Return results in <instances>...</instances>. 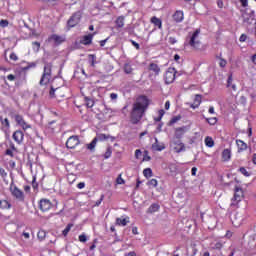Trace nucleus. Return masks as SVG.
Segmentation results:
<instances>
[{
  "label": "nucleus",
  "instance_id": "obj_1",
  "mask_svg": "<svg viewBox=\"0 0 256 256\" xmlns=\"http://www.w3.org/2000/svg\"><path fill=\"white\" fill-rule=\"evenodd\" d=\"M149 108V98L146 96H139L136 101L132 105V111L130 113V121L133 125H137L141 119H143V115Z\"/></svg>",
  "mask_w": 256,
  "mask_h": 256
},
{
  "label": "nucleus",
  "instance_id": "obj_2",
  "mask_svg": "<svg viewBox=\"0 0 256 256\" xmlns=\"http://www.w3.org/2000/svg\"><path fill=\"white\" fill-rule=\"evenodd\" d=\"M201 31L196 30L193 35L191 36L189 45L193 47L194 49H200L201 48V40L199 39Z\"/></svg>",
  "mask_w": 256,
  "mask_h": 256
},
{
  "label": "nucleus",
  "instance_id": "obj_3",
  "mask_svg": "<svg viewBox=\"0 0 256 256\" xmlns=\"http://www.w3.org/2000/svg\"><path fill=\"white\" fill-rule=\"evenodd\" d=\"M175 75H177V71L175 70V68L174 67L168 68L164 76L165 83L167 85H170V83H173V81H175Z\"/></svg>",
  "mask_w": 256,
  "mask_h": 256
},
{
  "label": "nucleus",
  "instance_id": "obj_4",
  "mask_svg": "<svg viewBox=\"0 0 256 256\" xmlns=\"http://www.w3.org/2000/svg\"><path fill=\"white\" fill-rule=\"evenodd\" d=\"M51 81V65H47L44 67V73L40 80V85H47Z\"/></svg>",
  "mask_w": 256,
  "mask_h": 256
},
{
  "label": "nucleus",
  "instance_id": "obj_5",
  "mask_svg": "<svg viewBox=\"0 0 256 256\" xmlns=\"http://www.w3.org/2000/svg\"><path fill=\"white\" fill-rule=\"evenodd\" d=\"M242 19H243L244 23H248V24L253 23V20L255 19V11L247 8L242 13Z\"/></svg>",
  "mask_w": 256,
  "mask_h": 256
},
{
  "label": "nucleus",
  "instance_id": "obj_6",
  "mask_svg": "<svg viewBox=\"0 0 256 256\" xmlns=\"http://www.w3.org/2000/svg\"><path fill=\"white\" fill-rule=\"evenodd\" d=\"M170 147L173 149V151H175V153H181V151H185V144H183V142H181L179 139L173 140L170 143Z\"/></svg>",
  "mask_w": 256,
  "mask_h": 256
},
{
  "label": "nucleus",
  "instance_id": "obj_7",
  "mask_svg": "<svg viewBox=\"0 0 256 256\" xmlns=\"http://www.w3.org/2000/svg\"><path fill=\"white\" fill-rule=\"evenodd\" d=\"M79 143H81L79 141V136H70L66 142V147L68 149H75Z\"/></svg>",
  "mask_w": 256,
  "mask_h": 256
},
{
  "label": "nucleus",
  "instance_id": "obj_8",
  "mask_svg": "<svg viewBox=\"0 0 256 256\" xmlns=\"http://www.w3.org/2000/svg\"><path fill=\"white\" fill-rule=\"evenodd\" d=\"M79 21H81V12H76L69 20L68 27H75L79 25Z\"/></svg>",
  "mask_w": 256,
  "mask_h": 256
},
{
  "label": "nucleus",
  "instance_id": "obj_9",
  "mask_svg": "<svg viewBox=\"0 0 256 256\" xmlns=\"http://www.w3.org/2000/svg\"><path fill=\"white\" fill-rule=\"evenodd\" d=\"M10 191H11L13 197H16L18 199V201H23V199H24L23 191H21L19 188H17V186H11Z\"/></svg>",
  "mask_w": 256,
  "mask_h": 256
},
{
  "label": "nucleus",
  "instance_id": "obj_10",
  "mask_svg": "<svg viewBox=\"0 0 256 256\" xmlns=\"http://www.w3.org/2000/svg\"><path fill=\"white\" fill-rule=\"evenodd\" d=\"M49 43H54V45H61L65 41V37L53 34L48 38Z\"/></svg>",
  "mask_w": 256,
  "mask_h": 256
},
{
  "label": "nucleus",
  "instance_id": "obj_11",
  "mask_svg": "<svg viewBox=\"0 0 256 256\" xmlns=\"http://www.w3.org/2000/svg\"><path fill=\"white\" fill-rule=\"evenodd\" d=\"M41 211H49V209H51L52 204L51 201L47 200V199H42L40 200V205H39Z\"/></svg>",
  "mask_w": 256,
  "mask_h": 256
},
{
  "label": "nucleus",
  "instance_id": "obj_12",
  "mask_svg": "<svg viewBox=\"0 0 256 256\" xmlns=\"http://www.w3.org/2000/svg\"><path fill=\"white\" fill-rule=\"evenodd\" d=\"M231 221L234 227H241V225L243 224V217H241V215L239 214H236L232 216Z\"/></svg>",
  "mask_w": 256,
  "mask_h": 256
},
{
  "label": "nucleus",
  "instance_id": "obj_13",
  "mask_svg": "<svg viewBox=\"0 0 256 256\" xmlns=\"http://www.w3.org/2000/svg\"><path fill=\"white\" fill-rule=\"evenodd\" d=\"M241 199H243V190L239 187H236L235 194H234V201H237V203H239Z\"/></svg>",
  "mask_w": 256,
  "mask_h": 256
},
{
  "label": "nucleus",
  "instance_id": "obj_14",
  "mask_svg": "<svg viewBox=\"0 0 256 256\" xmlns=\"http://www.w3.org/2000/svg\"><path fill=\"white\" fill-rule=\"evenodd\" d=\"M94 139H97V141H107L108 139H110L111 141H115V137L107 134H98L97 137Z\"/></svg>",
  "mask_w": 256,
  "mask_h": 256
},
{
  "label": "nucleus",
  "instance_id": "obj_15",
  "mask_svg": "<svg viewBox=\"0 0 256 256\" xmlns=\"http://www.w3.org/2000/svg\"><path fill=\"white\" fill-rule=\"evenodd\" d=\"M152 149H154V151H163V149H165V144L159 143V140L155 138V143L152 145Z\"/></svg>",
  "mask_w": 256,
  "mask_h": 256
},
{
  "label": "nucleus",
  "instance_id": "obj_16",
  "mask_svg": "<svg viewBox=\"0 0 256 256\" xmlns=\"http://www.w3.org/2000/svg\"><path fill=\"white\" fill-rule=\"evenodd\" d=\"M13 139H14V141H16V143H22L23 142V132L22 131L14 132Z\"/></svg>",
  "mask_w": 256,
  "mask_h": 256
},
{
  "label": "nucleus",
  "instance_id": "obj_17",
  "mask_svg": "<svg viewBox=\"0 0 256 256\" xmlns=\"http://www.w3.org/2000/svg\"><path fill=\"white\" fill-rule=\"evenodd\" d=\"M173 19L174 21H176L177 23H181V21H183L184 19V14L183 11H176L173 15Z\"/></svg>",
  "mask_w": 256,
  "mask_h": 256
},
{
  "label": "nucleus",
  "instance_id": "obj_18",
  "mask_svg": "<svg viewBox=\"0 0 256 256\" xmlns=\"http://www.w3.org/2000/svg\"><path fill=\"white\" fill-rule=\"evenodd\" d=\"M92 41H93V35L89 34V35L83 36L80 43H82V45H91Z\"/></svg>",
  "mask_w": 256,
  "mask_h": 256
},
{
  "label": "nucleus",
  "instance_id": "obj_19",
  "mask_svg": "<svg viewBox=\"0 0 256 256\" xmlns=\"http://www.w3.org/2000/svg\"><path fill=\"white\" fill-rule=\"evenodd\" d=\"M148 69L150 71V75H159V72L161 71L157 65H150Z\"/></svg>",
  "mask_w": 256,
  "mask_h": 256
},
{
  "label": "nucleus",
  "instance_id": "obj_20",
  "mask_svg": "<svg viewBox=\"0 0 256 256\" xmlns=\"http://www.w3.org/2000/svg\"><path fill=\"white\" fill-rule=\"evenodd\" d=\"M127 223H129V217L116 219V225H121L122 227H125Z\"/></svg>",
  "mask_w": 256,
  "mask_h": 256
},
{
  "label": "nucleus",
  "instance_id": "obj_21",
  "mask_svg": "<svg viewBox=\"0 0 256 256\" xmlns=\"http://www.w3.org/2000/svg\"><path fill=\"white\" fill-rule=\"evenodd\" d=\"M201 105V95L197 94L194 99V103L191 104L192 109H197Z\"/></svg>",
  "mask_w": 256,
  "mask_h": 256
},
{
  "label": "nucleus",
  "instance_id": "obj_22",
  "mask_svg": "<svg viewBox=\"0 0 256 256\" xmlns=\"http://www.w3.org/2000/svg\"><path fill=\"white\" fill-rule=\"evenodd\" d=\"M222 159H223V161H229V159H231V150L230 149L223 150Z\"/></svg>",
  "mask_w": 256,
  "mask_h": 256
},
{
  "label": "nucleus",
  "instance_id": "obj_23",
  "mask_svg": "<svg viewBox=\"0 0 256 256\" xmlns=\"http://www.w3.org/2000/svg\"><path fill=\"white\" fill-rule=\"evenodd\" d=\"M151 23H153V25H155V27H157L158 29H161L163 25V23L161 22V19L155 16L151 18Z\"/></svg>",
  "mask_w": 256,
  "mask_h": 256
},
{
  "label": "nucleus",
  "instance_id": "obj_24",
  "mask_svg": "<svg viewBox=\"0 0 256 256\" xmlns=\"http://www.w3.org/2000/svg\"><path fill=\"white\" fill-rule=\"evenodd\" d=\"M236 145L239 151H245L247 149V144L243 140H236Z\"/></svg>",
  "mask_w": 256,
  "mask_h": 256
},
{
  "label": "nucleus",
  "instance_id": "obj_25",
  "mask_svg": "<svg viewBox=\"0 0 256 256\" xmlns=\"http://www.w3.org/2000/svg\"><path fill=\"white\" fill-rule=\"evenodd\" d=\"M96 146H97V138H94L90 144L86 145L89 151H95Z\"/></svg>",
  "mask_w": 256,
  "mask_h": 256
},
{
  "label": "nucleus",
  "instance_id": "obj_26",
  "mask_svg": "<svg viewBox=\"0 0 256 256\" xmlns=\"http://www.w3.org/2000/svg\"><path fill=\"white\" fill-rule=\"evenodd\" d=\"M116 25H117V27H119V28L125 27V18L122 17V16L118 17V18L116 19Z\"/></svg>",
  "mask_w": 256,
  "mask_h": 256
},
{
  "label": "nucleus",
  "instance_id": "obj_27",
  "mask_svg": "<svg viewBox=\"0 0 256 256\" xmlns=\"http://www.w3.org/2000/svg\"><path fill=\"white\" fill-rule=\"evenodd\" d=\"M159 211V205L158 204H152L148 210L147 213H157Z\"/></svg>",
  "mask_w": 256,
  "mask_h": 256
},
{
  "label": "nucleus",
  "instance_id": "obj_28",
  "mask_svg": "<svg viewBox=\"0 0 256 256\" xmlns=\"http://www.w3.org/2000/svg\"><path fill=\"white\" fill-rule=\"evenodd\" d=\"M184 133H185V130H183V128H177L175 131L176 139H181V137H183Z\"/></svg>",
  "mask_w": 256,
  "mask_h": 256
},
{
  "label": "nucleus",
  "instance_id": "obj_29",
  "mask_svg": "<svg viewBox=\"0 0 256 256\" xmlns=\"http://www.w3.org/2000/svg\"><path fill=\"white\" fill-rule=\"evenodd\" d=\"M205 145L206 147H213L215 145V142L213 141V138L211 137H206L205 138Z\"/></svg>",
  "mask_w": 256,
  "mask_h": 256
},
{
  "label": "nucleus",
  "instance_id": "obj_30",
  "mask_svg": "<svg viewBox=\"0 0 256 256\" xmlns=\"http://www.w3.org/2000/svg\"><path fill=\"white\" fill-rule=\"evenodd\" d=\"M123 71L126 75H131V73H133V68H131V65H125L123 66Z\"/></svg>",
  "mask_w": 256,
  "mask_h": 256
},
{
  "label": "nucleus",
  "instance_id": "obj_31",
  "mask_svg": "<svg viewBox=\"0 0 256 256\" xmlns=\"http://www.w3.org/2000/svg\"><path fill=\"white\" fill-rule=\"evenodd\" d=\"M37 237L40 239V241H43V239L47 237V232H45V230H40L37 234Z\"/></svg>",
  "mask_w": 256,
  "mask_h": 256
},
{
  "label": "nucleus",
  "instance_id": "obj_32",
  "mask_svg": "<svg viewBox=\"0 0 256 256\" xmlns=\"http://www.w3.org/2000/svg\"><path fill=\"white\" fill-rule=\"evenodd\" d=\"M15 121L20 125V127L25 124V120H23V117L20 115L15 116Z\"/></svg>",
  "mask_w": 256,
  "mask_h": 256
},
{
  "label": "nucleus",
  "instance_id": "obj_33",
  "mask_svg": "<svg viewBox=\"0 0 256 256\" xmlns=\"http://www.w3.org/2000/svg\"><path fill=\"white\" fill-rule=\"evenodd\" d=\"M67 180H68V183L73 184L75 183V181L77 180V176H75L74 174H69L67 176Z\"/></svg>",
  "mask_w": 256,
  "mask_h": 256
},
{
  "label": "nucleus",
  "instance_id": "obj_34",
  "mask_svg": "<svg viewBox=\"0 0 256 256\" xmlns=\"http://www.w3.org/2000/svg\"><path fill=\"white\" fill-rule=\"evenodd\" d=\"M143 175H144V177H152L153 176V171L151 170V168H146L143 171Z\"/></svg>",
  "mask_w": 256,
  "mask_h": 256
},
{
  "label": "nucleus",
  "instance_id": "obj_35",
  "mask_svg": "<svg viewBox=\"0 0 256 256\" xmlns=\"http://www.w3.org/2000/svg\"><path fill=\"white\" fill-rule=\"evenodd\" d=\"M0 207H2V209H9L11 206L9 205V202L2 200L0 201Z\"/></svg>",
  "mask_w": 256,
  "mask_h": 256
},
{
  "label": "nucleus",
  "instance_id": "obj_36",
  "mask_svg": "<svg viewBox=\"0 0 256 256\" xmlns=\"http://www.w3.org/2000/svg\"><path fill=\"white\" fill-rule=\"evenodd\" d=\"M73 227V224H68L66 228L63 230L64 237H67L68 233L71 231V228Z\"/></svg>",
  "mask_w": 256,
  "mask_h": 256
},
{
  "label": "nucleus",
  "instance_id": "obj_37",
  "mask_svg": "<svg viewBox=\"0 0 256 256\" xmlns=\"http://www.w3.org/2000/svg\"><path fill=\"white\" fill-rule=\"evenodd\" d=\"M33 50L37 53L41 49V44L39 42L32 43Z\"/></svg>",
  "mask_w": 256,
  "mask_h": 256
},
{
  "label": "nucleus",
  "instance_id": "obj_38",
  "mask_svg": "<svg viewBox=\"0 0 256 256\" xmlns=\"http://www.w3.org/2000/svg\"><path fill=\"white\" fill-rule=\"evenodd\" d=\"M112 153H113V150H111V147H108L104 154V159H109V157H111Z\"/></svg>",
  "mask_w": 256,
  "mask_h": 256
},
{
  "label": "nucleus",
  "instance_id": "obj_39",
  "mask_svg": "<svg viewBox=\"0 0 256 256\" xmlns=\"http://www.w3.org/2000/svg\"><path fill=\"white\" fill-rule=\"evenodd\" d=\"M206 121L209 123V125H215L217 124V117L207 118Z\"/></svg>",
  "mask_w": 256,
  "mask_h": 256
},
{
  "label": "nucleus",
  "instance_id": "obj_40",
  "mask_svg": "<svg viewBox=\"0 0 256 256\" xmlns=\"http://www.w3.org/2000/svg\"><path fill=\"white\" fill-rule=\"evenodd\" d=\"M240 173H242V175H244L245 177H250L251 176V173H249L247 171V169H245L244 167L240 168Z\"/></svg>",
  "mask_w": 256,
  "mask_h": 256
},
{
  "label": "nucleus",
  "instance_id": "obj_41",
  "mask_svg": "<svg viewBox=\"0 0 256 256\" xmlns=\"http://www.w3.org/2000/svg\"><path fill=\"white\" fill-rule=\"evenodd\" d=\"M85 101H86V106L91 108L93 107V105H95V102L89 98H85Z\"/></svg>",
  "mask_w": 256,
  "mask_h": 256
},
{
  "label": "nucleus",
  "instance_id": "obj_42",
  "mask_svg": "<svg viewBox=\"0 0 256 256\" xmlns=\"http://www.w3.org/2000/svg\"><path fill=\"white\" fill-rule=\"evenodd\" d=\"M116 183L117 185H125V180H123V178L121 177V174L116 179Z\"/></svg>",
  "mask_w": 256,
  "mask_h": 256
},
{
  "label": "nucleus",
  "instance_id": "obj_43",
  "mask_svg": "<svg viewBox=\"0 0 256 256\" xmlns=\"http://www.w3.org/2000/svg\"><path fill=\"white\" fill-rule=\"evenodd\" d=\"M164 115H165V110H159V117L155 118V121L157 122L161 121Z\"/></svg>",
  "mask_w": 256,
  "mask_h": 256
},
{
  "label": "nucleus",
  "instance_id": "obj_44",
  "mask_svg": "<svg viewBox=\"0 0 256 256\" xmlns=\"http://www.w3.org/2000/svg\"><path fill=\"white\" fill-rule=\"evenodd\" d=\"M149 187H157V179H151L148 182Z\"/></svg>",
  "mask_w": 256,
  "mask_h": 256
},
{
  "label": "nucleus",
  "instance_id": "obj_45",
  "mask_svg": "<svg viewBox=\"0 0 256 256\" xmlns=\"http://www.w3.org/2000/svg\"><path fill=\"white\" fill-rule=\"evenodd\" d=\"M80 243H87V236L85 234H82L79 236Z\"/></svg>",
  "mask_w": 256,
  "mask_h": 256
},
{
  "label": "nucleus",
  "instance_id": "obj_46",
  "mask_svg": "<svg viewBox=\"0 0 256 256\" xmlns=\"http://www.w3.org/2000/svg\"><path fill=\"white\" fill-rule=\"evenodd\" d=\"M233 85V75H229L228 80H227V87H231Z\"/></svg>",
  "mask_w": 256,
  "mask_h": 256
},
{
  "label": "nucleus",
  "instance_id": "obj_47",
  "mask_svg": "<svg viewBox=\"0 0 256 256\" xmlns=\"http://www.w3.org/2000/svg\"><path fill=\"white\" fill-rule=\"evenodd\" d=\"M8 26H9V21H7V20H1L0 21V27L5 28V27H8Z\"/></svg>",
  "mask_w": 256,
  "mask_h": 256
},
{
  "label": "nucleus",
  "instance_id": "obj_48",
  "mask_svg": "<svg viewBox=\"0 0 256 256\" xmlns=\"http://www.w3.org/2000/svg\"><path fill=\"white\" fill-rule=\"evenodd\" d=\"M88 59L91 65H95V55H89Z\"/></svg>",
  "mask_w": 256,
  "mask_h": 256
},
{
  "label": "nucleus",
  "instance_id": "obj_49",
  "mask_svg": "<svg viewBox=\"0 0 256 256\" xmlns=\"http://www.w3.org/2000/svg\"><path fill=\"white\" fill-rule=\"evenodd\" d=\"M245 41H247V35L242 34L239 38V42L240 43H245Z\"/></svg>",
  "mask_w": 256,
  "mask_h": 256
},
{
  "label": "nucleus",
  "instance_id": "obj_50",
  "mask_svg": "<svg viewBox=\"0 0 256 256\" xmlns=\"http://www.w3.org/2000/svg\"><path fill=\"white\" fill-rule=\"evenodd\" d=\"M181 119V116H175L171 119L170 123L173 125L174 123H177Z\"/></svg>",
  "mask_w": 256,
  "mask_h": 256
},
{
  "label": "nucleus",
  "instance_id": "obj_51",
  "mask_svg": "<svg viewBox=\"0 0 256 256\" xmlns=\"http://www.w3.org/2000/svg\"><path fill=\"white\" fill-rule=\"evenodd\" d=\"M20 127H22L24 131H26V129H31V125L27 124V122H24V124H22Z\"/></svg>",
  "mask_w": 256,
  "mask_h": 256
},
{
  "label": "nucleus",
  "instance_id": "obj_52",
  "mask_svg": "<svg viewBox=\"0 0 256 256\" xmlns=\"http://www.w3.org/2000/svg\"><path fill=\"white\" fill-rule=\"evenodd\" d=\"M55 91H57V88L55 89L53 86L51 87L50 90V97H55Z\"/></svg>",
  "mask_w": 256,
  "mask_h": 256
},
{
  "label": "nucleus",
  "instance_id": "obj_53",
  "mask_svg": "<svg viewBox=\"0 0 256 256\" xmlns=\"http://www.w3.org/2000/svg\"><path fill=\"white\" fill-rule=\"evenodd\" d=\"M10 59L12 61H17V59H18L17 54H15V53L10 54Z\"/></svg>",
  "mask_w": 256,
  "mask_h": 256
},
{
  "label": "nucleus",
  "instance_id": "obj_54",
  "mask_svg": "<svg viewBox=\"0 0 256 256\" xmlns=\"http://www.w3.org/2000/svg\"><path fill=\"white\" fill-rule=\"evenodd\" d=\"M169 43H171V45H175V43H177V39H175V37H170Z\"/></svg>",
  "mask_w": 256,
  "mask_h": 256
},
{
  "label": "nucleus",
  "instance_id": "obj_55",
  "mask_svg": "<svg viewBox=\"0 0 256 256\" xmlns=\"http://www.w3.org/2000/svg\"><path fill=\"white\" fill-rule=\"evenodd\" d=\"M223 247V244L221 242H217L214 246V249H221Z\"/></svg>",
  "mask_w": 256,
  "mask_h": 256
},
{
  "label": "nucleus",
  "instance_id": "obj_56",
  "mask_svg": "<svg viewBox=\"0 0 256 256\" xmlns=\"http://www.w3.org/2000/svg\"><path fill=\"white\" fill-rule=\"evenodd\" d=\"M0 175H1L2 177H6V176H7V172H5V169L0 168Z\"/></svg>",
  "mask_w": 256,
  "mask_h": 256
},
{
  "label": "nucleus",
  "instance_id": "obj_57",
  "mask_svg": "<svg viewBox=\"0 0 256 256\" xmlns=\"http://www.w3.org/2000/svg\"><path fill=\"white\" fill-rule=\"evenodd\" d=\"M8 81H15V75L10 74L7 76Z\"/></svg>",
  "mask_w": 256,
  "mask_h": 256
},
{
  "label": "nucleus",
  "instance_id": "obj_58",
  "mask_svg": "<svg viewBox=\"0 0 256 256\" xmlns=\"http://www.w3.org/2000/svg\"><path fill=\"white\" fill-rule=\"evenodd\" d=\"M2 125L9 127V119L5 118L4 121H2Z\"/></svg>",
  "mask_w": 256,
  "mask_h": 256
},
{
  "label": "nucleus",
  "instance_id": "obj_59",
  "mask_svg": "<svg viewBox=\"0 0 256 256\" xmlns=\"http://www.w3.org/2000/svg\"><path fill=\"white\" fill-rule=\"evenodd\" d=\"M77 187H78V189H83V188H85V182H80V183H78Z\"/></svg>",
  "mask_w": 256,
  "mask_h": 256
},
{
  "label": "nucleus",
  "instance_id": "obj_60",
  "mask_svg": "<svg viewBox=\"0 0 256 256\" xmlns=\"http://www.w3.org/2000/svg\"><path fill=\"white\" fill-rule=\"evenodd\" d=\"M240 3L242 5V7H247V5H248V1L247 0H240Z\"/></svg>",
  "mask_w": 256,
  "mask_h": 256
},
{
  "label": "nucleus",
  "instance_id": "obj_61",
  "mask_svg": "<svg viewBox=\"0 0 256 256\" xmlns=\"http://www.w3.org/2000/svg\"><path fill=\"white\" fill-rule=\"evenodd\" d=\"M191 173H192L193 177H195V175H197V168L193 167L191 170Z\"/></svg>",
  "mask_w": 256,
  "mask_h": 256
},
{
  "label": "nucleus",
  "instance_id": "obj_62",
  "mask_svg": "<svg viewBox=\"0 0 256 256\" xmlns=\"http://www.w3.org/2000/svg\"><path fill=\"white\" fill-rule=\"evenodd\" d=\"M110 99H112V101H115V99H117V94L116 93L110 94Z\"/></svg>",
  "mask_w": 256,
  "mask_h": 256
},
{
  "label": "nucleus",
  "instance_id": "obj_63",
  "mask_svg": "<svg viewBox=\"0 0 256 256\" xmlns=\"http://www.w3.org/2000/svg\"><path fill=\"white\" fill-rule=\"evenodd\" d=\"M141 155V150H136L135 151V157L136 159H139V156Z\"/></svg>",
  "mask_w": 256,
  "mask_h": 256
},
{
  "label": "nucleus",
  "instance_id": "obj_64",
  "mask_svg": "<svg viewBox=\"0 0 256 256\" xmlns=\"http://www.w3.org/2000/svg\"><path fill=\"white\" fill-rule=\"evenodd\" d=\"M218 60H219V65H226L227 64V61H225L221 58H219Z\"/></svg>",
  "mask_w": 256,
  "mask_h": 256
}]
</instances>
